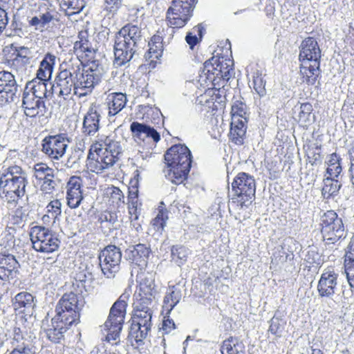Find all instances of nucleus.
<instances>
[{
	"mask_svg": "<svg viewBox=\"0 0 354 354\" xmlns=\"http://www.w3.org/2000/svg\"><path fill=\"white\" fill-rule=\"evenodd\" d=\"M104 72L103 66L97 61L84 68L79 59H71L61 66L53 85L41 80H31L26 84L24 91L43 100L51 93L66 99L72 91L80 97L86 96L101 82Z\"/></svg>",
	"mask_w": 354,
	"mask_h": 354,
	"instance_id": "f257e3e1",
	"label": "nucleus"
},
{
	"mask_svg": "<svg viewBox=\"0 0 354 354\" xmlns=\"http://www.w3.org/2000/svg\"><path fill=\"white\" fill-rule=\"evenodd\" d=\"M192 153L184 145H176L170 147L165 154L167 168L165 176L173 184L180 185L187 178L192 166Z\"/></svg>",
	"mask_w": 354,
	"mask_h": 354,
	"instance_id": "f03ea898",
	"label": "nucleus"
},
{
	"mask_svg": "<svg viewBox=\"0 0 354 354\" xmlns=\"http://www.w3.org/2000/svg\"><path fill=\"white\" fill-rule=\"evenodd\" d=\"M142 36L141 28L131 24L125 25L119 30L115 37L114 65L122 66L133 58Z\"/></svg>",
	"mask_w": 354,
	"mask_h": 354,
	"instance_id": "7ed1b4c3",
	"label": "nucleus"
},
{
	"mask_svg": "<svg viewBox=\"0 0 354 354\" xmlns=\"http://www.w3.org/2000/svg\"><path fill=\"white\" fill-rule=\"evenodd\" d=\"M28 185L25 171L18 165L3 167L0 172V192L5 194L9 201H15L26 194Z\"/></svg>",
	"mask_w": 354,
	"mask_h": 354,
	"instance_id": "20e7f679",
	"label": "nucleus"
},
{
	"mask_svg": "<svg viewBox=\"0 0 354 354\" xmlns=\"http://www.w3.org/2000/svg\"><path fill=\"white\" fill-rule=\"evenodd\" d=\"M130 295L131 290L126 289L111 306L108 318L102 326L105 340L113 344H117L116 341L119 339Z\"/></svg>",
	"mask_w": 354,
	"mask_h": 354,
	"instance_id": "39448f33",
	"label": "nucleus"
},
{
	"mask_svg": "<svg viewBox=\"0 0 354 354\" xmlns=\"http://www.w3.org/2000/svg\"><path fill=\"white\" fill-rule=\"evenodd\" d=\"M232 195L230 203L238 211L247 209L255 198L256 183L254 177L240 172L232 183Z\"/></svg>",
	"mask_w": 354,
	"mask_h": 354,
	"instance_id": "423d86ee",
	"label": "nucleus"
},
{
	"mask_svg": "<svg viewBox=\"0 0 354 354\" xmlns=\"http://www.w3.org/2000/svg\"><path fill=\"white\" fill-rule=\"evenodd\" d=\"M320 226L326 244H335L346 237L347 232L342 218L333 210H328L321 216Z\"/></svg>",
	"mask_w": 354,
	"mask_h": 354,
	"instance_id": "0eeeda50",
	"label": "nucleus"
},
{
	"mask_svg": "<svg viewBox=\"0 0 354 354\" xmlns=\"http://www.w3.org/2000/svg\"><path fill=\"white\" fill-rule=\"evenodd\" d=\"M84 303L80 294L73 292L65 293L56 306L55 315L62 319L66 324L76 325L80 322V312Z\"/></svg>",
	"mask_w": 354,
	"mask_h": 354,
	"instance_id": "6e6552de",
	"label": "nucleus"
},
{
	"mask_svg": "<svg viewBox=\"0 0 354 354\" xmlns=\"http://www.w3.org/2000/svg\"><path fill=\"white\" fill-rule=\"evenodd\" d=\"M233 61L224 57H212L204 63L203 73L212 85L219 84L221 80L228 81L233 73Z\"/></svg>",
	"mask_w": 354,
	"mask_h": 354,
	"instance_id": "1a4fd4ad",
	"label": "nucleus"
},
{
	"mask_svg": "<svg viewBox=\"0 0 354 354\" xmlns=\"http://www.w3.org/2000/svg\"><path fill=\"white\" fill-rule=\"evenodd\" d=\"M29 234L32 248L38 252L50 254L59 248L60 240L48 228L35 225L30 228Z\"/></svg>",
	"mask_w": 354,
	"mask_h": 354,
	"instance_id": "9d476101",
	"label": "nucleus"
},
{
	"mask_svg": "<svg viewBox=\"0 0 354 354\" xmlns=\"http://www.w3.org/2000/svg\"><path fill=\"white\" fill-rule=\"evenodd\" d=\"M195 0H173L167 12V24L173 28H180L192 15Z\"/></svg>",
	"mask_w": 354,
	"mask_h": 354,
	"instance_id": "9b49d317",
	"label": "nucleus"
},
{
	"mask_svg": "<svg viewBox=\"0 0 354 354\" xmlns=\"http://www.w3.org/2000/svg\"><path fill=\"white\" fill-rule=\"evenodd\" d=\"M122 260V252L119 248L109 245L99 255L102 272L107 278H113L119 271Z\"/></svg>",
	"mask_w": 354,
	"mask_h": 354,
	"instance_id": "f8f14e48",
	"label": "nucleus"
},
{
	"mask_svg": "<svg viewBox=\"0 0 354 354\" xmlns=\"http://www.w3.org/2000/svg\"><path fill=\"white\" fill-rule=\"evenodd\" d=\"M114 156L107 155L102 149L95 150V153L89 150L87 156L86 168L91 172L97 174L109 172L116 163Z\"/></svg>",
	"mask_w": 354,
	"mask_h": 354,
	"instance_id": "ddd939ff",
	"label": "nucleus"
},
{
	"mask_svg": "<svg viewBox=\"0 0 354 354\" xmlns=\"http://www.w3.org/2000/svg\"><path fill=\"white\" fill-rule=\"evenodd\" d=\"M68 142L64 134L46 137L43 140L42 151L50 158L59 160L65 154Z\"/></svg>",
	"mask_w": 354,
	"mask_h": 354,
	"instance_id": "4468645a",
	"label": "nucleus"
},
{
	"mask_svg": "<svg viewBox=\"0 0 354 354\" xmlns=\"http://www.w3.org/2000/svg\"><path fill=\"white\" fill-rule=\"evenodd\" d=\"M137 280L139 282V288L135 295V301L151 304L158 294L153 275L151 273L140 274L137 277Z\"/></svg>",
	"mask_w": 354,
	"mask_h": 354,
	"instance_id": "2eb2a0df",
	"label": "nucleus"
},
{
	"mask_svg": "<svg viewBox=\"0 0 354 354\" xmlns=\"http://www.w3.org/2000/svg\"><path fill=\"white\" fill-rule=\"evenodd\" d=\"M8 250L0 252V279L9 281L17 277L20 264L14 254Z\"/></svg>",
	"mask_w": 354,
	"mask_h": 354,
	"instance_id": "dca6fc26",
	"label": "nucleus"
},
{
	"mask_svg": "<svg viewBox=\"0 0 354 354\" xmlns=\"http://www.w3.org/2000/svg\"><path fill=\"white\" fill-rule=\"evenodd\" d=\"M338 274L334 270H325L318 281L317 289L318 295L322 298L330 299L334 303L335 294L337 290Z\"/></svg>",
	"mask_w": 354,
	"mask_h": 354,
	"instance_id": "f3484780",
	"label": "nucleus"
},
{
	"mask_svg": "<svg viewBox=\"0 0 354 354\" xmlns=\"http://www.w3.org/2000/svg\"><path fill=\"white\" fill-rule=\"evenodd\" d=\"M73 324H66L60 317L55 315L50 324L43 322L42 328L46 338L54 344H59L64 339V333Z\"/></svg>",
	"mask_w": 354,
	"mask_h": 354,
	"instance_id": "a211bd4d",
	"label": "nucleus"
},
{
	"mask_svg": "<svg viewBox=\"0 0 354 354\" xmlns=\"http://www.w3.org/2000/svg\"><path fill=\"white\" fill-rule=\"evenodd\" d=\"M100 118L99 106L91 104L84 116L82 133L88 136H94L100 129Z\"/></svg>",
	"mask_w": 354,
	"mask_h": 354,
	"instance_id": "6ab92c4d",
	"label": "nucleus"
},
{
	"mask_svg": "<svg viewBox=\"0 0 354 354\" xmlns=\"http://www.w3.org/2000/svg\"><path fill=\"white\" fill-rule=\"evenodd\" d=\"M12 304L16 312L30 317L35 311L36 301L32 294L23 291L15 296L12 300Z\"/></svg>",
	"mask_w": 354,
	"mask_h": 354,
	"instance_id": "aec40b11",
	"label": "nucleus"
},
{
	"mask_svg": "<svg viewBox=\"0 0 354 354\" xmlns=\"http://www.w3.org/2000/svg\"><path fill=\"white\" fill-rule=\"evenodd\" d=\"M82 180L80 177L73 176L70 178L66 185V200L69 207L77 208L83 200Z\"/></svg>",
	"mask_w": 354,
	"mask_h": 354,
	"instance_id": "412c9836",
	"label": "nucleus"
},
{
	"mask_svg": "<svg viewBox=\"0 0 354 354\" xmlns=\"http://www.w3.org/2000/svg\"><path fill=\"white\" fill-rule=\"evenodd\" d=\"M321 50L313 37L304 39L300 46L299 59L301 63L320 62Z\"/></svg>",
	"mask_w": 354,
	"mask_h": 354,
	"instance_id": "4be33fe9",
	"label": "nucleus"
},
{
	"mask_svg": "<svg viewBox=\"0 0 354 354\" xmlns=\"http://www.w3.org/2000/svg\"><path fill=\"white\" fill-rule=\"evenodd\" d=\"M23 107L26 115L30 118L44 116L46 113L44 100L29 95L28 91L23 94Z\"/></svg>",
	"mask_w": 354,
	"mask_h": 354,
	"instance_id": "5701e85b",
	"label": "nucleus"
},
{
	"mask_svg": "<svg viewBox=\"0 0 354 354\" xmlns=\"http://www.w3.org/2000/svg\"><path fill=\"white\" fill-rule=\"evenodd\" d=\"M150 249L144 244L131 246L126 250L128 261L142 269L147 266L150 254Z\"/></svg>",
	"mask_w": 354,
	"mask_h": 354,
	"instance_id": "b1692460",
	"label": "nucleus"
},
{
	"mask_svg": "<svg viewBox=\"0 0 354 354\" xmlns=\"http://www.w3.org/2000/svg\"><path fill=\"white\" fill-rule=\"evenodd\" d=\"M12 48H14L13 44L12 45ZM28 53L29 50L28 48L24 46H15L14 53L12 54L15 57L8 60V65L17 73L20 75L24 74L27 69V64L29 63Z\"/></svg>",
	"mask_w": 354,
	"mask_h": 354,
	"instance_id": "393cba45",
	"label": "nucleus"
},
{
	"mask_svg": "<svg viewBox=\"0 0 354 354\" xmlns=\"http://www.w3.org/2000/svg\"><path fill=\"white\" fill-rule=\"evenodd\" d=\"M246 72L248 75H251L254 90L259 96H264L266 93L264 68L257 64H251L246 67Z\"/></svg>",
	"mask_w": 354,
	"mask_h": 354,
	"instance_id": "a878e982",
	"label": "nucleus"
},
{
	"mask_svg": "<svg viewBox=\"0 0 354 354\" xmlns=\"http://www.w3.org/2000/svg\"><path fill=\"white\" fill-rule=\"evenodd\" d=\"M18 89L15 75L8 71H0V93H5L6 95V101L13 100Z\"/></svg>",
	"mask_w": 354,
	"mask_h": 354,
	"instance_id": "bb28decb",
	"label": "nucleus"
},
{
	"mask_svg": "<svg viewBox=\"0 0 354 354\" xmlns=\"http://www.w3.org/2000/svg\"><path fill=\"white\" fill-rule=\"evenodd\" d=\"M149 305L151 304H144L139 301H135L131 322L137 324L141 323L144 326L151 328L152 310Z\"/></svg>",
	"mask_w": 354,
	"mask_h": 354,
	"instance_id": "cd10ccee",
	"label": "nucleus"
},
{
	"mask_svg": "<svg viewBox=\"0 0 354 354\" xmlns=\"http://www.w3.org/2000/svg\"><path fill=\"white\" fill-rule=\"evenodd\" d=\"M130 130L135 140L144 141L147 138H151L157 142L160 139V134L154 128L143 123L133 122L130 125Z\"/></svg>",
	"mask_w": 354,
	"mask_h": 354,
	"instance_id": "c85d7f7f",
	"label": "nucleus"
},
{
	"mask_svg": "<svg viewBox=\"0 0 354 354\" xmlns=\"http://www.w3.org/2000/svg\"><path fill=\"white\" fill-rule=\"evenodd\" d=\"M127 102V96L122 93H110L106 99L108 108V117L111 118L120 113L126 106Z\"/></svg>",
	"mask_w": 354,
	"mask_h": 354,
	"instance_id": "c756f323",
	"label": "nucleus"
},
{
	"mask_svg": "<svg viewBox=\"0 0 354 354\" xmlns=\"http://www.w3.org/2000/svg\"><path fill=\"white\" fill-rule=\"evenodd\" d=\"M73 50L75 53L77 54V57H82V54L85 53L86 57L92 58L95 51L88 39V32L86 31L79 32L77 40L74 43Z\"/></svg>",
	"mask_w": 354,
	"mask_h": 354,
	"instance_id": "7c9ffc66",
	"label": "nucleus"
},
{
	"mask_svg": "<svg viewBox=\"0 0 354 354\" xmlns=\"http://www.w3.org/2000/svg\"><path fill=\"white\" fill-rule=\"evenodd\" d=\"M182 292L179 285L169 286L163 300L162 308L169 313L181 299Z\"/></svg>",
	"mask_w": 354,
	"mask_h": 354,
	"instance_id": "2f4dec72",
	"label": "nucleus"
},
{
	"mask_svg": "<svg viewBox=\"0 0 354 354\" xmlns=\"http://www.w3.org/2000/svg\"><path fill=\"white\" fill-rule=\"evenodd\" d=\"M222 354H246L245 344L240 339L230 337L224 340L221 347Z\"/></svg>",
	"mask_w": 354,
	"mask_h": 354,
	"instance_id": "473e14b6",
	"label": "nucleus"
},
{
	"mask_svg": "<svg viewBox=\"0 0 354 354\" xmlns=\"http://www.w3.org/2000/svg\"><path fill=\"white\" fill-rule=\"evenodd\" d=\"M320 62L301 64V73L304 81L309 84H314L320 74Z\"/></svg>",
	"mask_w": 354,
	"mask_h": 354,
	"instance_id": "72a5a7b5",
	"label": "nucleus"
},
{
	"mask_svg": "<svg viewBox=\"0 0 354 354\" xmlns=\"http://www.w3.org/2000/svg\"><path fill=\"white\" fill-rule=\"evenodd\" d=\"M344 267L348 282L354 288V241H351L347 247Z\"/></svg>",
	"mask_w": 354,
	"mask_h": 354,
	"instance_id": "f704fd0d",
	"label": "nucleus"
},
{
	"mask_svg": "<svg viewBox=\"0 0 354 354\" xmlns=\"http://www.w3.org/2000/svg\"><path fill=\"white\" fill-rule=\"evenodd\" d=\"M298 111V120L303 125L307 126L315 121V116L313 115V108L310 103H301L299 108L295 106Z\"/></svg>",
	"mask_w": 354,
	"mask_h": 354,
	"instance_id": "c9c22d12",
	"label": "nucleus"
},
{
	"mask_svg": "<svg viewBox=\"0 0 354 354\" xmlns=\"http://www.w3.org/2000/svg\"><path fill=\"white\" fill-rule=\"evenodd\" d=\"M342 158L336 153L330 154L327 160L326 174L328 177L338 178L342 171Z\"/></svg>",
	"mask_w": 354,
	"mask_h": 354,
	"instance_id": "e433bc0d",
	"label": "nucleus"
},
{
	"mask_svg": "<svg viewBox=\"0 0 354 354\" xmlns=\"http://www.w3.org/2000/svg\"><path fill=\"white\" fill-rule=\"evenodd\" d=\"M341 186V183L335 178L327 176L324 179L322 194L324 198L328 199L331 196L337 195Z\"/></svg>",
	"mask_w": 354,
	"mask_h": 354,
	"instance_id": "4c0bfd02",
	"label": "nucleus"
},
{
	"mask_svg": "<svg viewBox=\"0 0 354 354\" xmlns=\"http://www.w3.org/2000/svg\"><path fill=\"white\" fill-rule=\"evenodd\" d=\"M104 148L102 151L106 154L114 156V159L118 161L119 156L122 151V147L120 142L116 141L113 136H109L104 140Z\"/></svg>",
	"mask_w": 354,
	"mask_h": 354,
	"instance_id": "58836bf2",
	"label": "nucleus"
},
{
	"mask_svg": "<svg viewBox=\"0 0 354 354\" xmlns=\"http://www.w3.org/2000/svg\"><path fill=\"white\" fill-rule=\"evenodd\" d=\"M151 330V327L144 326L141 323H135L131 322L130 327L129 335L138 343L142 342L145 339Z\"/></svg>",
	"mask_w": 354,
	"mask_h": 354,
	"instance_id": "ea45409f",
	"label": "nucleus"
},
{
	"mask_svg": "<svg viewBox=\"0 0 354 354\" xmlns=\"http://www.w3.org/2000/svg\"><path fill=\"white\" fill-rule=\"evenodd\" d=\"M85 0H62V8L68 15L79 13L85 6Z\"/></svg>",
	"mask_w": 354,
	"mask_h": 354,
	"instance_id": "a19ab883",
	"label": "nucleus"
},
{
	"mask_svg": "<svg viewBox=\"0 0 354 354\" xmlns=\"http://www.w3.org/2000/svg\"><path fill=\"white\" fill-rule=\"evenodd\" d=\"M188 254L189 250L184 246L176 245L171 248V259L179 266L187 261Z\"/></svg>",
	"mask_w": 354,
	"mask_h": 354,
	"instance_id": "79ce46f5",
	"label": "nucleus"
},
{
	"mask_svg": "<svg viewBox=\"0 0 354 354\" xmlns=\"http://www.w3.org/2000/svg\"><path fill=\"white\" fill-rule=\"evenodd\" d=\"M107 194L109 196V202L114 207H120L124 204V195L118 187L114 186L109 187Z\"/></svg>",
	"mask_w": 354,
	"mask_h": 354,
	"instance_id": "37998d69",
	"label": "nucleus"
},
{
	"mask_svg": "<svg viewBox=\"0 0 354 354\" xmlns=\"http://www.w3.org/2000/svg\"><path fill=\"white\" fill-rule=\"evenodd\" d=\"M28 334L25 331L24 328H20L19 326H15L12 330V344L15 348L18 345H31L29 344V341L27 338Z\"/></svg>",
	"mask_w": 354,
	"mask_h": 354,
	"instance_id": "c03bdc74",
	"label": "nucleus"
},
{
	"mask_svg": "<svg viewBox=\"0 0 354 354\" xmlns=\"http://www.w3.org/2000/svg\"><path fill=\"white\" fill-rule=\"evenodd\" d=\"M203 28L198 25L197 26H195L192 32H189L187 33V35L185 37L186 42L189 44L190 48H193L194 46H196L198 41L199 39H201L203 35Z\"/></svg>",
	"mask_w": 354,
	"mask_h": 354,
	"instance_id": "a18cd8bd",
	"label": "nucleus"
},
{
	"mask_svg": "<svg viewBox=\"0 0 354 354\" xmlns=\"http://www.w3.org/2000/svg\"><path fill=\"white\" fill-rule=\"evenodd\" d=\"M33 171V176L39 181H41L46 176L55 171L53 168L49 167L46 164L42 162L36 164L34 166Z\"/></svg>",
	"mask_w": 354,
	"mask_h": 354,
	"instance_id": "49530a36",
	"label": "nucleus"
},
{
	"mask_svg": "<svg viewBox=\"0 0 354 354\" xmlns=\"http://www.w3.org/2000/svg\"><path fill=\"white\" fill-rule=\"evenodd\" d=\"M84 149L85 147L84 145L80 143L76 145L67 161L70 167L74 166L75 164H77L81 159L84 158L85 155Z\"/></svg>",
	"mask_w": 354,
	"mask_h": 354,
	"instance_id": "de8ad7c7",
	"label": "nucleus"
},
{
	"mask_svg": "<svg viewBox=\"0 0 354 354\" xmlns=\"http://www.w3.org/2000/svg\"><path fill=\"white\" fill-rule=\"evenodd\" d=\"M12 228L6 229L3 232V237L2 239L1 245L3 248L2 250H8L10 252H14L15 247V236L14 234L10 232Z\"/></svg>",
	"mask_w": 354,
	"mask_h": 354,
	"instance_id": "09e8293b",
	"label": "nucleus"
},
{
	"mask_svg": "<svg viewBox=\"0 0 354 354\" xmlns=\"http://www.w3.org/2000/svg\"><path fill=\"white\" fill-rule=\"evenodd\" d=\"M290 239H285L283 243L275 248V251L273 253L274 259L277 263L286 262L289 257L288 253L286 251V245L290 241Z\"/></svg>",
	"mask_w": 354,
	"mask_h": 354,
	"instance_id": "8fccbe9b",
	"label": "nucleus"
},
{
	"mask_svg": "<svg viewBox=\"0 0 354 354\" xmlns=\"http://www.w3.org/2000/svg\"><path fill=\"white\" fill-rule=\"evenodd\" d=\"M232 120L236 122V119L246 118V105L240 101H236L232 106Z\"/></svg>",
	"mask_w": 354,
	"mask_h": 354,
	"instance_id": "3c124183",
	"label": "nucleus"
},
{
	"mask_svg": "<svg viewBox=\"0 0 354 354\" xmlns=\"http://www.w3.org/2000/svg\"><path fill=\"white\" fill-rule=\"evenodd\" d=\"M42 183L41 184V190L44 192L46 194H50L53 192L57 186V183L55 180V172L50 174L46 176L43 180H41Z\"/></svg>",
	"mask_w": 354,
	"mask_h": 354,
	"instance_id": "603ef678",
	"label": "nucleus"
},
{
	"mask_svg": "<svg viewBox=\"0 0 354 354\" xmlns=\"http://www.w3.org/2000/svg\"><path fill=\"white\" fill-rule=\"evenodd\" d=\"M246 133V127L241 126L240 128H230V139L236 145H242Z\"/></svg>",
	"mask_w": 354,
	"mask_h": 354,
	"instance_id": "864d4df0",
	"label": "nucleus"
},
{
	"mask_svg": "<svg viewBox=\"0 0 354 354\" xmlns=\"http://www.w3.org/2000/svg\"><path fill=\"white\" fill-rule=\"evenodd\" d=\"M167 219V212L162 209L160 210L157 216L151 221V225L156 232H162L166 225Z\"/></svg>",
	"mask_w": 354,
	"mask_h": 354,
	"instance_id": "5fc2aeb1",
	"label": "nucleus"
},
{
	"mask_svg": "<svg viewBox=\"0 0 354 354\" xmlns=\"http://www.w3.org/2000/svg\"><path fill=\"white\" fill-rule=\"evenodd\" d=\"M55 62V56L48 53L45 55L44 58L41 62L39 69L45 71L46 74L48 73L52 75Z\"/></svg>",
	"mask_w": 354,
	"mask_h": 354,
	"instance_id": "6e6d98bb",
	"label": "nucleus"
},
{
	"mask_svg": "<svg viewBox=\"0 0 354 354\" xmlns=\"http://www.w3.org/2000/svg\"><path fill=\"white\" fill-rule=\"evenodd\" d=\"M270 322L268 331L277 337H281L284 329L283 322L277 317H273Z\"/></svg>",
	"mask_w": 354,
	"mask_h": 354,
	"instance_id": "4d7b16f0",
	"label": "nucleus"
},
{
	"mask_svg": "<svg viewBox=\"0 0 354 354\" xmlns=\"http://www.w3.org/2000/svg\"><path fill=\"white\" fill-rule=\"evenodd\" d=\"M62 203L59 200L50 201L46 206V212L50 214V217L57 218L62 213Z\"/></svg>",
	"mask_w": 354,
	"mask_h": 354,
	"instance_id": "13d9d810",
	"label": "nucleus"
},
{
	"mask_svg": "<svg viewBox=\"0 0 354 354\" xmlns=\"http://www.w3.org/2000/svg\"><path fill=\"white\" fill-rule=\"evenodd\" d=\"M349 288H344L342 291V296L340 297H335V299H336L337 303H342L344 304H348L353 299L354 288L351 287L349 285Z\"/></svg>",
	"mask_w": 354,
	"mask_h": 354,
	"instance_id": "bf43d9fd",
	"label": "nucleus"
},
{
	"mask_svg": "<svg viewBox=\"0 0 354 354\" xmlns=\"http://www.w3.org/2000/svg\"><path fill=\"white\" fill-rule=\"evenodd\" d=\"M307 157L309 162L312 165H317L321 162V149L319 147L309 149L307 151Z\"/></svg>",
	"mask_w": 354,
	"mask_h": 354,
	"instance_id": "052dcab7",
	"label": "nucleus"
},
{
	"mask_svg": "<svg viewBox=\"0 0 354 354\" xmlns=\"http://www.w3.org/2000/svg\"><path fill=\"white\" fill-rule=\"evenodd\" d=\"M122 0H104V10L109 14L113 15L121 6Z\"/></svg>",
	"mask_w": 354,
	"mask_h": 354,
	"instance_id": "680f3d73",
	"label": "nucleus"
},
{
	"mask_svg": "<svg viewBox=\"0 0 354 354\" xmlns=\"http://www.w3.org/2000/svg\"><path fill=\"white\" fill-rule=\"evenodd\" d=\"M129 214L131 216H134V219L138 220L140 214V205L138 203V198L136 199H129Z\"/></svg>",
	"mask_w": 354,
	"mask_h": 354,
	"instance_id": "e2e57ef3",
	"label": "nucleus"
},
{
	"mask_svg": "<svg viewBox=\"0 0 354 354\" xmlns=\"http://www.w3.org/2000/svg\"><path fill=\"white\" fill-rule=\"evenodd\" d=\"M305 260L310 265H319L321 263V257L315 248H310L305 257Z\"/></svg>",
	"mask_w": 354,
	"mask_h": 354,
	"instance_id": "0e129e2a",
	"label": "nucleus"
},
{
	"mask_svg": "<svg viewBox=\"0 0 354 354\" xmlns=\"http://www.w3.org/2000/svg\"><path fill=\"white\" fill-rule=\"evenodd\" d=\"M35 348L32 345H18L10 354H35Z\"/></svg>",
	"mask_w": 354,
	"mask_h": 354,
	"instance_id": "69168bd1",
	"label": "nucleus"
},
{
	"mask_svg": "<svg viewBox=\"0 0 354 354\" xmlns=\"http://www.w3.org/2000/svg\"><path fill=\"white\" fill-rule=\"evenodd\" d=\"M163 46L160 44L159 47L158 44H153V46H149V50L147 53L148 58L158 59L161 57L162 53Z\"/></svg>",
	"mask_w": 354,
	"mask_h": 354,
	"instance_id": "338daca9",
	"label": "nucleus"
},
{
	"mask_svg": "<svg viewBox=\"0 0 354 354\" xmlns=\"http://www.w3.org/2000/svg\"><path fill=\"white\" fill-rule=\"evenodd\" d=\"M8 23V17L6 11L0 7V34L6 28Z\"/></svg>",
	"mask_w": 354,
	"mask_h": 354,
	"instance_id": "774afa93",
	"label": "nucleus"
}]
</instances>
